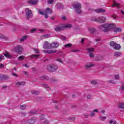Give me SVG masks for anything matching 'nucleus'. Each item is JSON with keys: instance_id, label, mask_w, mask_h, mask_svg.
<instances>
[{"instance_id": "48", "label": "nucleus", "mask_w": 124, "mask_h": 124, "mask_svg": "<svg viewBox=\"0 0 124 124\" xmlns=\"http://www.w3.org/2000/svg\"><path fill=\"white\" fill-rule=\"evenodd\" d=\"M13 76H14L15 77H18V75L16 74L15 73H12Z\"/></svg>"}, {"instance_id": "45", "label": "nucleus", "mask_w": 124, "mask_h": 124, "mask_svg": "<svg viewBox=\"0 0 124 124\" xmlns=\"http://www.w3.org/2000/svg\"><path fill=\"white\" fill-rule=\"evenodd\" d=\"M61 39H62V40H65V39H66V37L65 36H64L63 35H61Z\"/></svg>"}, {"instance_id": "51", "label": "nucleus", "mask_w": 124, "mask_h": 124, "mask_svg": "<svg viewBox=\"0 0 124 124\" xmlns=\"http://www.w3.org/2000/svg\"><path fill=\"white\" fill-rule=\"evenodd\" d=\"M43 124H49V122L48 121V120H46L43 123Z\"/></svg>"}, {"instance_id": "2", "label": "nucleus", "mask_w": 124, "mask_h": 124, "mask_svg": "<svg viewBox=\"0 0 124 124\" xmlns=\"http://www.w3.org/2000/svg\"><path fill=\"white\" fill-rule=\"evenodd\" d=\"M100 28V29H101V28H103L104 29H105V30H107V31H111V30H113L114 28H116V24L114 23H107L104 25H102Z\"/></svg>"}, {"instance_id": "30", "label": "nucleus", "mask_w": 124, "mask_h": 124, "mask_svg": "<svg viewBox=\"0 0 124 124\" xmlns=\"http://www.w3.org/2000/svg\"><path fill=\"white\" fill-rule=\"evenodd\" d=\"M119 107L122 109H124V104L123 103H120L119 104Z\"/></svg>"}, {"instance_id": "28", "label": "nucleus", "mask_w": 124, "mask_h": 124, "mask_svg": "<svg viewBox=\"0 0 124 124\" xmlns=\"http://www.w3.org/2000/svg\"><path fill=\"white\" fill-rule=\"evenodd\" d=\"M25 59V56H20L18 58L17 60L19 61H23Z\"/></svg>"}, {"instance_id": "17", "label": "nucleus", "mask_w": 124, "mask_h": 124, "mask_svg": "<svg viewBox=\"0 0 124 124\" xmlns=\"http://www.w3.org/2000/svg\"><path fill=\"white\" fill-rule=\"evenodd\" d=\"M8 76L5 75H2L0 76V80H5L6 79H8Z\"/></svg>"}, {"instance_id": "20", "label": "nucleus", "mask_w": 124, "mask_h": 124, "mask_svg": "<svg viewBox=\"0 0 124 124\" xmlns=\"http://www.w3.org/2000/svg\"><path fill=\"white\" fill-rule=\"evenodd\" d=\"M27 38H28V36H24L20 39L19 41H20V42H24Z\"/></svg>"}, {"instance_id": "61", "label": "nucleus", "mask_w": 124, "mask_h": 124, "mask_svg": "<svg viewBox=\"0 0 124 124\" xmlns=\"http://www.w3.org/2000/svg\"><path fill=\"white\" fill-rule=\"evenodd\" d=\"M62 19L64 21L65 20H66V17L65 16H62Z\"/></svg>"}, {"instance_id": "57", "label": "nucleus", "mask_w": 124, "mask_h": 124, "mask_svg": "<svg viewBox=\"0 0 124 124\" xmlns=\"http://www.w3.org/2000/svg\"><path fill=\"white\" fill-rule=\"evenodd\" d=\"M47 14H46L45 13V17L46 19H47V18H48V16L47 15Z\"/></svg>"}, {"instance_id": "3", "label": "nucleus", "mask_w": 124, "mask_h": 124, "mask_svg": "<svg viewBox=\"0 0 124 124\" xmlns=\"http://www.w3.org/2000/svg\"><path fill=\"white\" fill-rule=\"evenodd\" d=\"M72 27V25L71 24H64L62 26V27H57L55 28V31H62L63 29H70V28Z\"/></svg>"}, {"instance_id": "10", "label": "nucleus", "mask_w": 124, "mask_h": 124, "mask_svg": "<svg viewBox=\"0 0 124 124\" xmlns=\"http://www.w3.org/2000/svg\"><path fill=\"white\" fill-rule=\"evenodd\" d=\"M26 82L25 81L17 82L16 84V87H19L20 86H25Z\"/></svg>"}, {"instance_id": "44", "label": "nucleus", "mask_w": 124, "mask_h": 124, "mask_svg": "<svg viewBox=\"0 0 124 124\" xmlns=\"http://www.w3.org/2000/svg\"><path fill=\"white\" fill-rule=\"evenodd\" d=\"M100 119L102 121H104V120H106V117H105V116H104V117L100 116Z\"/></svg>"}, {"instance_id": "4", "label": "nucleus", "mask_w": 124, "mask_h": 124, "mask_svg": "<svg viewBox=\"0 0 124 124\" xmlns=\"http://www.w3.org/2000/svg\"><path fill=\"white\" fill-rule=\"evenodd\" d=\"M58 68V65H55L54 64H51L47 66V70L49 71H52L54 72L55 71H56Z\"/></svg>"}, {"instance_id": "1", "label": "nucleus", "mask_w": 124, "mask_h": 124, "mask_svg": "<svg viewBox=\"0 0 124 124\" xmlns=\"http://www.w3.org/2000/svg\"><path fill=\"white\" fill-rule=\"evenodd\" d=\"M72 6L75 8V10L78 14H81L82 12V10H81V8H82V5L81 3L78 2H74L72 4Z\"/></svg>"}, {"instance_id": "59", "label": "nucleus", "mask_w": 124, "mask_h": 124, "mask_svg": "<svg viewBox=\"0 0 124 124\" xmlns=\"http://www.w3.org/2000/svg\"><path fill=\"white\" fill-rule=\"evenodd\" d=\"M44 87L45 88H49V86H48L47 84H45V85H44Z\"/></svg>"}, {"instance_id": "5", "label": "nucleus", "mask_w": 124, "mask_h": 124, "mask_svg": "<svg viewBox=\"0 0 124 124\" xmlns=\"http://www.w3.org/2000/svg\"><path fill=\"white\" fill-rule=\"evenodd\" d=\"M26 15L27 16V19H31V18H32V13H31V11L27 8L26 9Z\"/></svg>"}, {"instance_id": "49", "label": "nucleus", "mask_w": 124, "mask_h": 124, "mask_svg": "<svg viewBox=\"0 0 124 124\" xmlns=\"http://www.w3.org/2000/svg\"><path fill=\"white\" fill-rule=\"evenodd\" d=\"M112 17L113 19H117V16L116 15H112Z\"/></svg>"}, {"instance_id": "24", "label": "nucleus", "mask_w": 124, "mask_h": 124, "mask_svg": "<svg viewBox=\"0 0 124 124\" xmlns=\"http://www.w3.org/2000/svg\"><path fill=\"white\" fill-rule=\"evenodd\" d=\"M31 93L32 94H34L35 95H37V94H39V91H32Z\"/></svg>"}, {"instance_id": "43", "label": "nucleus", "mask_w": 124, "mask_h": 124, "mask_svg": "<svg viewBox=\"0 0 124 124\" xmlns=\"http://www.w3.org/2000/svg\"><path fill=\"white\" fill-rule=\"evenodd\" d=\"M71 46H72L71 44H68L64 45V47L66 48H68V47H71Z\"/></svg>"}, {"instance_id": "8", "label": "nucleus", "mask_w": 124, "mask_h": 124, "mask_svg": "<svg viewBox=\"0 0 124 124\" xmlns=\"http://www.w3.org/2000/svg\"><path fill=\"white\" fill-rule=\"evenodd\" d=\"M15 50L17 54H19L23 51V47H22V46L18 45L15 48Z\"/></svg>"}, {"instance_id": "40", "label": "nucleus", "mask_w": 124, "mask_h": 124, "mask_svg": "<svg viewBox=\"0 0 124 124\" xmlns=\"http://www.w3.org/2000/svg\"><path fill=\"white\" fill-rule=\"evenodd\" d=\"M33 50L35 53L38 54L39 53V50L36 49V48H33Z\"/></svg>"}, {"instance_id": "64", "label": "nucleus", "mask_w": 124, "mask_h": 124, "mask_svg": "<svg viewBox=\"0 0 124 124\" xmlns=\"http://www.w3.org/2000/svg\"><path fill=\"white\" fill-rule=\"evenodd\" d=\"M122 89L123 91H124V84L122 85Z\"/></svg>"}, {"instance_id": "9", "label": "nucleus", "mask_w": 124, "mask_h": 124, "mask_svg": "<svg viewBox=\"0 0 124 124\" xmlns=\"http://www.w3.org/2000/svg\"><path fill=\"white\" fill-rule=\"evenodd\" d=\"M27 2L31 5H36L38 2V0H28Z\"/></svg>"}, {"instance_id": "21", "label": "nucleus", "mask_w": 124, "mask_h": 124, "mask_svg": "<svg viewBox=\"0 0 124 124\" xmlns=\"http://www.w3.org/2000/svg\"><path fill=\"white\" fill-rule=\"evenodd\" d=\"M39 57V55L32 54L30 56L31 59H37Z\"/></svg>"}, {"instance_id": "25", "label": "nucleus", "mask_w": 124, "mask_h": 124, "mask_svg": "<svg viewBox=\"0 0 124 124\" xmlns=\"http://www.w3.org/2000/svg\"><path fill=\"white\" fill-rule=\"evenodd\" d=\"M121 55H122V52H116L114 53V56L118 57H120V56H121Z\"/></svg>"}, {"instance_id": "53", "label": "nucleus", "mask_w": 124, "mask_h": 124, "mask_svg": "<svg viewBox=\"0 0 124 124\" xmlns=\"http://www.w3.org/2000/svg\"><path fill=\"white\" fill-rule=\"evenodd\" d=\"M39 14H40L41 15H44V14H45V13H43V12H42V11H39Z\"/></svg>"}, {"instance_id": "35", "label": "nucleus", "mask_w": 124, "mask_h": 124, "mask_svg": "<svg viewBox=\"0 0 124 124\" xmlns=\"http://www.w3.org/2000/svg\"><path fill=\"white\" fill-rule=\"evenodd\" d=\"M42 79H45V80H48L49 79V78L46 76H44L42 77Z\"/></svg>"}, {"instance_id": "62", "label": "nucleus", "mask_w": 124, "mask_h": 124, "mask_svg": "<svg viewBox=\"0 0 124 124\" xmlns=\"http://www.w3.org/2000/svg\"><path fill=\"white\" fill-rule=\"evenodd\" d=\"M2 89H6V88H7V86H6V85H3L2 87Z\"/></svg>"}, {"instance_id": "38", "label": "nucleus", "mask_w": 124, "mask_h": 124, "mask_svg": "<svg viewBox=\"0 0 124 124\" xmlns=\"http://www.w3.org/2000/svg\"><path fill=\"white\" fill-rule=\"evenodd\" d=\"M20 109H21V110H25V109H26V105H21L20 106Z\"/></svg>"}, {"instance_id": "47", "label": "nucleus", "mask_w": 124, "mask_h": 124, "mask_svg": "<svg viewBox=\"0 0 124 124\" xmlns=\"http://www.w3.org/2000/svg\"><path fill=\"white\" fill-rule=\"evenodd\" d=\"M30 113H31V115H34V114H36V112H35L33 110L31 111Z\"/></svg>"}, {"instance_id": "32", "label": "nucleus", "mask_w": 124, "mask_h": 124, "mask_svg": "<svg viewBox=\"0 0 124 124\" xmlns=\"http://www.w3.org/2000/svg\"><path fill=\"white\" fill-rule=\"evenodd\" d=\"M117 43H116V42H111L110 43V46H111L112 47H113L114 48V46L116 45Z\"/></svg>"}, {"instance_id": "6", "label": "nucleus", "mask_w": 124, "mask_h": 124, "mask_svg": "<svg viewBox=\"0 0 124 124\" xmlns=\"http://www.w3.org/2000/svg\"><path fill=\"white\" fill-rule=\"evenodd\" d=\"M105 21H106V17L104 16L95 19V22L97 23H104Z\"/></svg>"}, {"instance_id": "27", "label": "nucleus", "mask_w": 124, "mask_h": 124, "mask_svg": "<svg viewBox=\"0 0 124 124\" xmlns=\"http://www.w3.org/2000/svg\"><path fill=\"white\" fill-rule=\"evenodd\" d=\"M119 4L117 3V2H116L115 0H113V4L112 5V6L113 7H114V6H116L117 7H119Z\"/></svg>"}, {"instance_id": "41", "label": "nucleus", "mask_w": 124, "mask_h": 124, "mask_svg": "<svg viewBox=\"0 0 124 124\" xmlns=\"http://www.w3.org/2000/svg\"><path fill=\"white\" fill-rule=\"evenodd\" d=\"M54 2V0H47V3L48 4H52Z\"/></svg>"}, {"instance_id": "13", "label": "nucleus", "mask_w": 124, "mask_h": 124, "mask_svg": "<svg viewBox=\"0 0 124 124\" xmlns=\"http://www.w3.org/2000/svg\"><path fill=\"white\" fill-rule=\"evenodd\" d=\"M85 66L86 69H90L91 67H93V66H94V64L89 63L88 64H86Z\"/></svg>"}, {"instance_id": "15", "label": "nucleus", "mask_w": 124, "mask_h": 124, "mask_svg": "<svg viewBox=\"0 0 124 124\" xmlns=\"http://www.w3.org/2000/svg\"><path fill=\"white\" fill-rule=\"evenodd\" d=\"M52 12L50 8H47L45 10V13H46V14H52Z\"/></svg>"}, {"instance_id": "29", "label": "nucleus", "mask_w": 124, "mask_h": 124, "mask_svg": "<svg viewBox=\"0 0 124 124\" xmlns=\"http://www.w3.org/2000/svg\"><path fill=\"white\" fill-rule=\"evenodd\" d=\"M94 112H98V110L97 109H94L93 112L91 113V117H93V116L95 115V113H94Z\"/></svg>"}, {"instance_id": "63", "label": "nucleus", "mask_w": 124, "mask_h": 124, "mask_svg": "<svg viewBox=\"0 0 124 124\" xmlns=\"http://www.w3.org/2000/svg\"><path fill=\"white\" fill-rule=\"evenodd\" d=\"M85 41V39L84 38H82L81 39V43H84V41Z\"/></svg>"}, {"instance_id": "22", "label": "nucleus", "mask_w": 124, "mask_h": 124, "mask_svg": "<svg viewBox=\"0 0 124 124\" xmlns=\"http://www.w3.org/2000/svg\"><path fill=\"white\" fill-rule=\"evenodd\" d=\"M56 52H57V50H50L46 51V54H53V53H56Z\"/></svg>"}, {"instance_id": "11", "label": "nucleus", "mask_w": 124, "mask_h": 124, "mask_svg": "<svg viewBox=\"0 0 124 124\" xmlns=\"http://www.w3.org/2000/svg\"><path fill=\"white\" fill-rule=\"evenodd\" d=\"M56 7L58 9H62L63 7V4H62V3L58 2L57 3Z\"/></svg>"}, {"instance_id": "19", "label": "nucleus", "mask_w": 124, "mask_h": 124, "mask_svg": "<svg viewBox=\"0 0 124 124\" xmlns=\"http://www.w3.org/2000/svg\"><path fill=\"white\" fill-rule=\"evenodd\" d=\"M113 48L115 50H120V49H121V45L118 44H116L114 46V47H113Z\"/></svg>"}, {"instance_id": "58", "label": "nucleus", "mask_w": 124, "mask_h": 124, "mask_svg": "<svg viewBox=\"0 0 124 124\" xmlns=\"http://www.w3.org/2000/svg\"><path fill=\"white\" fill-rule=\"evenodd\" d=\"M109 83H111V84H115V82L113 81V80H109Z\"/></svg>"}, {"instance_id": "42", "label": "nucleus", "mask_w": 124, "mask_h": 124, "mask_svg": "<svg viewBox=\"0 0 124 124\" xmlns=\"http://www.w3.org/2000/svg\"><path fill=\"white\" fill-rule=\"evenodd\" d=\"M2 60H4V56L2 55H0V62H1Z\"/></svg>"}, {"instance_id": "33", "label": "nucleus", "mask_w": 124, "mask_h": 124, "mask_svg": "<svg viewBox=\"0 0 124 124\" xmlns=\"http://www.w3.org/2000/svg\"><path fill=\"white\" fill-rule=\"evenodd\" d=\"M89 31H95V29L92 27H90L88 28Z\"/></svg>"}, {"instance_id": "46", "label": "nucleus", "mask_w": 124, "mask_h": 124, "mask_svg": "<svg viewBox=\"0 0 124 124\" xmlns=\"http://www.w3.org/2000/svg\"><path fill=\"white\" fill-rule=\"evenodd\" d=\"M91 84H92L93 85H95L97 84V82L96 81L93 80L91 81Z\"/></svg>"}, {"instance_id": "50", "label": "nucleus", "mask_w": 124, "mask_h": 124, "mask_svg": "<svg viewBox=\"0 0 124 124\" xmlns=\"http://www.w3.org/2000/svg\"><path fill=\"white\" fill-rule=\"evenodd\" d=\"M57 62H61V63H62V59H57Z\"/></svg>"}, {"instance_id": "54", "label": "nucleus", "mask_w": 124, "mask_h": 124, "mask_svg": "<svg viewBox=\"0 0 124 124\" xmlns=\"http://www.w3.org/2000/svg\"><path fill=\"white\" fill-rule=\"evenodd\" d=\"M23 66H24L25 67H27V68H28V67H30V66H29L27 64H23Z\"/></svg>"}, {"instance_id": "7", "label": "nucleus", "mask_w": 124, "mask_h": 124, "mask_svg": "<svg viewBox=\"0 0 124 124\" xmlns=\"http://www.w3.org/2000/svg\"><path fill=\"white\" fill-rule=\"evenodd\" d=\"M44 49H52V45L49 43V42L46 41L43 46Z\"/></svg>"}, {"instance_id": "36", "label": "nucleus", "mask_w": 124, "mask_h": 124, "mask_svg": "<svg viewBox=\"0 0 124 124\" xmlns=\"http://www.w3.org/2000/svg\"><path fill=\"white\" fill-rule=\"evenodd\" d=\"M115 31H122V28L119 27L115 29Z\"/></svg>"}, {"instance_id": "16", "label": "nucleus", "mask_w": 124, "mask_h": 124, "mask_svg": "<svg viewBox=\"0 0 124 124\" xmlns=\"http://www.w3.org/2000/svg\"><path fill=\"white\" fill-rule=\"evenodd\" d=\"M27 123L28 124H34V123H35V119L33 118L29 119L27 121Z\"/></svg>"}, {"instance_id": "12", "label": "nucleus", "mask_w": 124, "mask_h": 124, "mask_svg": "<svg viewBox=\"0 0 124 124\" xmlns=\"http://www.w3.org/2000/svg\"><path fill=\"white\" fill-rule=\"evenodd\" d=\"M96 13H105V10L103 9H97L94 10Z\"/></svg>"}, {"instance_id": "23", "label": "nucleus", "mask_w": 124, "mask_h": 124, "mask_svg": "<svg viewBox=\"0 0 124 124\" xmlns=\"http://www.w3.org/2000/svg\"><path fill=\"white\" fill-rule=\"evenodd\" d=\"M0 39H5L6 40H7V39H8V38L7 37H6L5 35H3L0 33Z\"/></svg>"}, {"instance_id": "52", "label": "nucleus", "mask_w": 124, "mask_h": 124, "mask_svg": "<svg viewBox=\"0 0 124 124\" xmlns=\"http://www.w3.org/2000/svg\"><path fill=\"white\" fill-rule=\"evenodd\" d=\"M91 98H92V95H87V99H91Z\"/></svg>"}, {"instance_id": "18", "label": "nucleus", "mask_w": 124, "mask_h": 124, "mask_svg": "<svg viewBox=\"0 0 124 124\" xmlns=\"http://www.w3.org/2000/svg\"><path fill=\"white\" fill-rule=\"evenodd\" d=\"M86 50L88 51V53H93L94 52V48H91V47H88L86 48Z\"/></svg>"}, {"instance_id": "55", "label": "nucleus", "mask_w": 124, "mask_h": 124, "mask_svg": "<svg viewBox=\"0 0 124 124\" xmlns=\"http://www.w3.org/2000/svg\"><path fill=\"white\" fill-rule=\"evenodd\" d=\"M40 119H41V121H42V120H43V119H44V115L43 114L41 115Z\"/></svg>"}, {"instance_id": "31", "label": "nucleus", "mask_w": 124, "mask_h": 124, "mask_svg": "<svg viewBox=\"0 0 124 124\" xmlns=\"http://www.w3.org/2000/svg\"><path fill=\"white\" fill-rule=\"evenodd\" d=\"M43 37L45 38H48L49 37H51V35L50 34H44L43 35Z\"/></svg>"}, {"instance_id": "39", "label": "nucleus", "mask_w": 124, "mask_h": 124, "mask_svg": "<svg viewBox=\"0 0 124 124\" xmlns=\"http://www.w3.org/2000/svg\"><path fill=\"white\" fill-rule=\"evenodd\" d=\"M43 31L42 30H37L36 28H33L31 31Z\"/></svg>"}, {"instance_id": "34", "label": "nucleus", "mask_w": 124, "mask_h": 124, "mask_svg": "<svg viewBox=\"0 0 124 124\" xmlns=\"http://www.w3.org/2000/svg\"><path fill=\"white\" fill-rule=\"evenodd\" d=\"M109 124H117V122L116 121H113V120H110L109 121Z\"/></svg>"}, {"instance_id": "26", "label": "nucleus", "mask_w": 124, "mask_h": 124, "mask_svg": "<svg viewBox=\"0 0 124 124\" xmlns=\"http://www.w3.org/2000/svg\"><path fill=\"white\" fill-rule=\"evenodd\" d=\"M3 55L6 57V58H11V55L8 52H6L3 54Z\"/></svg>"}, {"instance_id": "14", "label": "nucleus", "mask_w": 124, "mask_h": 124, "mask_svg": "<svg viewBox=\"0 0 124 124\" xmlns=\"http://www.w3.org/2000/svg\"><path fill=\"white\" fill-rule=\"evenodd\" d=\"M58 46H60V44L57 42H54L51 44L52 48H58Z\"/></svg>"}, {"instance_id": "37", "label": "nucleus", "mask_w": 124, "mask_h": 124, "mask_svg": "<svg viewBox=\"0 0 124 124\" xmlns=\"http://www.w3.org/2000/svg\"><path fill=\"white\" fill-rule=\"evenodd\" d=\"M89 57H90V58L93 59V58L94 57V54L93 53H89Z\"/></svg>"}, {"instance_id": "60", "label": "nucleus", "mask_w": 124, "mask_h": 124, "mask_svg": "<svg viewBox=\"0 0 124 124\" xmlns=\"http://www.w3.org/2000/svg\"><path fill=\"white\" fill-rule=\"evenodd\" d=\"M0 68H3V64H0Z\"/></svg>"}, {"instance_id": "56", "label": "nucleus", "mask_w": 124, "mask_h": 124, "mask_svg": "<svg viewBox=\"0 0 124 124\" xmlns=\"http://www.w3.org/2000/svg\"><path fill=\"white\" fill-rule=\"evenodd\" d=\"M115 78L116 80H118L119 79V78H120V77H119V75H116V76H115Z\"/></svg>"}]
</instances>
